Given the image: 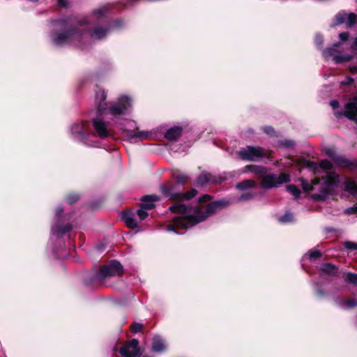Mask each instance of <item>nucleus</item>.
<instances>
[{
	"label": "nucleus",
	"instance_id": "obj_1",
	"mask_svg": "<svg viewBox=\"0 0 357 357\" xmlns=\"http://www.w3.org/2000/svg\"><path fill=\"white\" fill-rule=\"evenodd\" d=\"M162 193L169 199L175 202V204L169 209L173 213H177L181 215L174 218L172 222L166 226V230L174 231L177 234H181L179 232L181 229H188L195 224L204 220L208 215L212 214L217 208L225 207L230 204L231 201L221 199L206 205L203 204L208 202L211 199L208 195H204L199 199L200 204L195 208H188L180 202L188 200L197 195V190L192 189L185 193L177 192L175 187L170 184H165L161 186Z\"/></svg>",
	"mask_w": 357,
	"mask_h": 357
},
{
	"label": "nucleus",
	"instance_id": "obj_2",
	"mask_svg": "<svg viewBox=\"0 0 357 357\" xmlns=\"http://www.w3.org/2000/svg\"><path fill=\"white\" fill-rule=\"evenodd\" d=\"M56 30L62 29L61 33L54 34L52 40L56 45H73L81 46L89 40H100L109 33V29L100 27L89 32L84 22L70 23L66 20H57L54 22Z\"/></svg>",
	"mask_w": 357,
	"mask_h": 357
},
{
	"label": "nucleus",
	"instance_id": "obj_3",
	"mask_svg": "<svg viewBox=\"0 0 357 357\" xmlns=\"http://www.w3.org/2000/svg\"><path fill=\"white\" fill-rule=\"evenodd\" d=\"M340 183L339 176L333 172H327L321 183L318 178H315L310 183L307 181L302 180V186L304 191L318 190L319 193H314L312 197L317 200H323L331 192L333 187Z\"/></svg>",
	"mask_w": 357,
	"mask_h": 357
},
{
	"label": "nucleus",
	"instance_id": "obj_4",
	"mask_svg": "<svg viewBox=\"0 0 357 357\" xmlns=\"http://www.w3.org/2000/svg\"><path fill=\"white\" fill-rule=\"evenodd\" d=\"M243 172H252L260 176L261 185L265 189L275 188L290 181L289 174L285 173L280 174V175L267 174L266 168L262 166L246 165Z\"/></svg>",
	"mask_w": 357,
	"mask_h": 357
},
{
	"label": "nucleus",
	"instance_id": "obj_5",
	"mask_svg": "<svg viewBox=\"0 0 357 357\" xmlns=\"http://www.w3.org/2000/svg\"><path fill=\"white\" fill-rule=\"evenodd\" d=\"M132 100L130 97L121 96L116 102L111 105L109 112L116 116L124 115L130 112L132 108Z\"/></svg>",
	"mask_w": 357,
	"mask_h": 357
},
{
	"label": "nucleus",
	"instance_id": "obj_6",
	"mask_svg": "<svg viewBox=\"0 0 357 357\" xmlns=\"http://www.w3.org/2000/svg\"><path fill=\"white\" fill-rule=\"evenodd\" d=\"M123 273V267L116 261H112L108 265L103 266L98 273L97 278L102 279L112 276H120Z\"/></svg>",
	"mask_w": 357,
	"mask_h": 357
},
{
	"label": "nucleus",
	"instance_id": "obj_7",
	"mask_svg": "<svg viewBox=\"0 0 357 357\" xmlns=\"http://www.w3.org/2000/svg\"><path fill=\"white\" fill-rule=\"evenodd\" d=\"M239 157L245 160H257L265 155L264 151L259 146H247L238 152Z\"/></svg>",
	"mask_w": 357,
	"mask_h": 357
},
{
	"label": "nucleus",
	"instance_id": "obj_8",
	"mask_svg": "<svg viewBox=\"0 0 357 357\" xmlns=\"http://www.w3.org/2000/svg\"><path fill=\"white\" fill-rule=\"evenodd\" d=\"M340 43H335L331 47L327 48L324 50V56L328 59L332 58L333 61L336 63L347 62L352 59V55L345 54H340L337 53V48L339 47Z\"/></svg>",
	"mask_w": 357,
	"mask_h": 357
},
{
	"label": "nucleus",
	"instance_id": "obj_9",
	"mask_svg": "<svg viewBox=\"0 0 357 357\" xmlns=\"http://www.w3.org/2000/svg\"><path fill=\"white\" fill-rule=\"evenodd\" d=\"M357 15L353 13H345L344 11L337 13L334 19V25L337 26L342 24H346L347 28L352 27L356 22Z\"/></svg>",
	"mask_w": 357,
	"mask_h": 357
},
{
	"label": "nucleus",
	"instance_id": "obj_10",
	"mask_svg": "<svg viewBox=\"0 0 357 357\" xmlns=\"http://www.w3.org/2000/svg\"><path fill=\"white\" fill-rule=\"evenodd\" d=\"M324 153L330 157L334 163L340 167H349L351 165V162L345 158L344 156L338 155L335 149L333 147H327L324 149Z\"/></svg>",
	"mask_w": 357,
	"mask_h": 357
},
{
	"label": "nucleus",
	"instance_id": "obj_11",
	"mask_svg": "<svg viewBox=\"0 0 357 357\" xmlns=\"http://www.w3.org/2000/svg\"><path fill=\"white\" fill-rule=\"evenodd\" d=\"M139 342L136 339H132L130 342L122 347L119 352L124 357H135L139 354L138 348Z\"/></svg>",
	"mask_w": 357,
	"mask_h": 357
},
{
	"label": "nucleus",
	"instance_id": "obj_12",
	"mask_svg": "<svg viewBox=\"0 0 357 357\" xmlns=\"http://www.w3.org/2000/svg\"><path fill=\"white\" fill-rule=\"evenodd\" d=\"M93 126L99 137L105 138L109 135L108 125L102 119L98 118L93 119Z\"/></svg>",
	"mask_w": 357,
	"mask_h": 357
},
{
	"label": "nucleus",
	"instance_id": "obj_13",
	"mask_svg": "<svg viewBox=\"0 0 357 357\" xmlns=\"http://www.w3.org/2000/svg\"><path fill=\"white\" fill-rule=\"evenodd\" d=\"M344 115L357 123V97L350 100L345 105Z\"/></svg>",
	"mask_w": 357,
	"mask_h": 357
},
{
	"label": "nucleus",
	"instance_id": "obj_14",
	"mask_svg": "<svg viewBox=\"0 0 357 357\" xmlns=\"http://www.w3.org/2000/svg\"><path fill=\"white\" fill-rule=\"evenodd\" d=\"M106 94L104 90L99 89L96 94V103L100 112H103L106 109L107 103L105 102Z\"/></svg>",
	"mask_w": 357,
	"mask_h": 357
},
{
	"label": "nucleus",
	"instance_id": "obj_15",
	"mask_svg": "<svg viewBox=\"0 0 357 357\" xmlns=\"http://www.w3.org/2000/svg\"><path fill=\"white\" fill-rule=\"evenodd\" d=\"M158 200V197L156 195H146L142 198V207L150 210L155 207L154 202Z\"/></svg>",
	"mask_w": 357,
	"mask_h": 357
},
{
	"label": "nucleus",
	"instance_id": "obj_16",
	"mask_svg": "<svg viewBox=\"0 0 357 357\" xmlns=\"http://www.w3.org/2000/svg\"><path fill=\"white\" fill-rule=\"evenodd\" d=\"M71 131L75 137L82 139L86 133L85 124L84 123H76L72 126Z\"/></svg>",
	"mask_w": 357,
	"mask_h": 357
},
{
	"label": "nucleus",
	"instance_id": "obj_17",
	"mask_svg": "<svg viewBox=\"0 0 357 357\" xmlns=\"http://www.w3.org/2000/svg\"><path fill=\"white\" fill-rule=\"evenodd\" d=\"M121 218L126 225L132 229L137 227V223L134 218V215L131 212H124L121 215Z\"/></svg>",
	"mask_w": 357,
	"mask_h": 357
},
{
	"label": "nucleus",
	"instance_id": "obj_18",
	"mask_svg": "<svg viewBox=\"0 0 357 357\" xmlns=\"http://www.w3.org/2000/svg\"><path fill=\"white\" fill-rule=\"evenodd\" d=\"M167 346L165 341L159 336H155L153 340V351L162 352L165 350Z\"/></svg>",
	"mask_w": 357,
	"mask_h": 357
},
{
	"label": "nucleus",
	"instance_id": "obj_19",
	"mask_svg": "<svg viewBox=\"0 0 357 357\" xmlns=\"http://www.w3.org/2000/svg\"><path fill=\"white\" fill-rule=\"evenodd\" d=\"M343 184L344 190L357 195V182L356 181L346 178Z\"/></svg>",
	"mask_w": 357,
	"mask_h": 357
},
{
	"label": "nucleus",
	"instance_id": "obj_20",
	"mask_svg": "<svg viewBox=\"0 0 357 357\" xmlns=\"http://www.w3.org/2000/svg\"><path fill=\"white\" fill-rule=\"evenodd\" d=\"M181 132L182 128L181 127L174 126L167 131L165 137L169 140H175L181 136Z\"/></svg>",
	"mask_w": 357,
	"mask_h": 357
},
{
	"label": "nucleus",
	"instance_id": "obj_21",
	"mask_svg": "<svg viewBox=\"0 0 357 357\" xmlns=\"http://www.w3.org/2000/svg\"><path fill=\"white\" fill-rule=\"evenodd\" d=\"M109 6H104L98 8L95 10L93 13V17L96 20H100L101 17H104L109 11Z\"/></svg>",
	"mask_w": 357,
	"mask_h": 357
},
{
	"label": "nucleus",
	"instance_id": "obj_22",
	"mask_svg": "<svg viewBox=\"0 0 357 357\" xmlns=\"http://www.w3.org/2000/svg\"><path fill=\"white\" fill-rule=\"evenodd\" d=\"M71 229L70 225H66L63 228H61L59 224L55 225L52 228V233L58 236H62Z\"/></svg>",
	"mask_w": 357,
	"mask_h": 357
},
{
	"label": "nucleus",
	"instance_id": "obj_23",
	"mask_svg": "<svg viewBox=\"0 0 357 357\" xmlns=\"http://www.w3.org/2000/svg\"><path fill=\"white\" fill-rule=\"evenodd\" d=\"M256 185L255 181L253 180H245L236 185V188L239 190H245L252 188Z\"/></svg>",
	"mask_w": 357,
	"mask_h": 357
},
{
	"label": "nucleus",
	"instance_id": "obj_24",
	"mask_svg": "<svg viewBox=\"0 0 357 357\" xmlns=\"http://www.w3.org/2000/svg\"><path fill=\"white\" fill-rule=\"evenodd\" d=\"M211 179V174H206L200 176L197 179V184L200 185H203L208 182H209Z\"/></svg>",
	"mask_w": 357,
	"mask_h": 357
},
{
	"label": "nucleus",
	"instance_id": "obj_25",
	"mask_svg": "<svg viewBox=\"0 0 357 357\" xmlns=\"http://www.w3.org/2000/svg\"><path fill=\"white\" fill-rule=\"evenodd\" d=\"M287 190L292 194L294 197L296 199L299 197L301 191L300 190L296 187L295 185H290L287 187Z\"/></svg>",
	"mask_w": 357,
	"mask_h": 357
},
{
	"label": "nucleus",
	"instance_id": "obj_26",
	"mask_svg": "<svg viewBox=\"0 0 357 357\" xmlns=\"http://www.w3.org/2000/svg\"><path fill=\"white\" fill-rule=\"evenodd\" d=\"M293 215L290 212H287L284 215L279 218V221L284 223L290 222L293 221Z\"/></svg>",
	"mask_w": 357,
	"mask_h": 357
},
{
	"label": "nucleus",
	"instance_id": "obj_27",
	"mask_svg": "<svg viewBox=\"0 0 357 357\" xmlns=\"http://www.w3.org/2000/svg\"><path fill=\"white\" fill-rule=\"evenodd\" d=\"M322 271L330 274H335L337 271V268L331 264H326L323 266Z\"/></svg>",
	"mask_w": 357,
	"mask_h": 357
},
{
	"label": "nucleus",
	"instance_id": "obj_28",
	"mask_svg": "<svg viewBox=\"0 0 357 357\" xmlns=\"http://www.w3.org/2000/svg\"><path fill=\"white\" fill-rule=\"evenodd\" d=\"M319 167L324 169H331L333 167V165L328 160H324L320 162Z\"/></svg>",
	"mask_w": 357,
	"mask_h": 357
},
{
	"label": "nucleus",
	"instance_id": "obj_29",
	"mask_svg": "<svg viewBox=\"0 0 357 357\" xmlns=\"http://www.w3.org/2000/svg\"><path fill=\"white\" fill-rule=\"evenodd\" d=\"M147 209H145L141 206V208L137 211V215L141 220H144L146 217H148L149 214L146 211Z\"/></svg>",
	"mask_w": 357,
	"mask_h": 357
},
{
	"label": "nucleus",
	"instance_id": "obj_30",
	"mask_svg": "<svg viewBox=\"0 0 357 357\" xmlns=\"http://www.w3.org/2000/svg\"><path fill=\"white\" fill-rule=\"evenodd\" d=\"M346 280L351 283L357 284V274L351 273H347L346 276Z\"/></svg>",
	"mask_w": 357,
	"mask_h": 357
},
{
	"label": "nucleus",
	"instance_id": "obj_31",
	"mask_svg": "<svg viewBox=\"0 0 357 357\" xmlns=\"http://www.w3.org/2000/svg\"><path fill=\"white\" fill-rule=\"evenodd\" d=\"M344 248L349 250H357V243L354 242L347 241L344 243Z\"/></svg>",
	"mask_w": 357,
	"mask_h": 357
},
{
	"label": "nucleus",
	"instance_id": "obj_32",
	"mask_svg": "<svg viewBox=\"0 0 357 357\" xmlns=\"http://www.w3.org/2000/svg\"><path fill=\"white\" fill-rule=\"evenodd\" d=\"M142 328V324L139 323H134L131 326V331L132 333H138L141 331Z\"/></svg>",
	"mask_w": 357,
	"mask_h": 357
},
{
	"label": "nucleus",
	"instance_id": "obj_33",
	"mask_svg": "<svg viewBox=\"0 0 357 357\" xmlns=\"http://www.w3.org/2000/svg\"><path fill=\"white\" fill-rule=\"evenodd\" d=\"M357 305V301L354 299H349L345 302V305L350 308L356 306Z\"/></svg>",
	"mask_w": 357,
	"mask_h": 357
},
{
	"label": "nucleus",
	"instance_id": "obj_34",
	"mask_svg": "<svg viewBox=\"0 0 357 357\" xmlns=\"http://www.w3.org/2000/svg\"><path fill=\"white\" fill-rule=\"evenodd\" d=\"M253 197V195L250 194V193H246V194H243L239 198H238V200L239 201H244V200H248L251 198Z\"/></svg>",
	"mask_w": 357,
	"mask_h": 357
},
{
	"label": "nucleus",
	"instance_id": "obj_35",
	"mask_svg": "<svg viewBox=\"0 0 357 357\" xmlns=\"http://www.w3.org/2000/svg\"><path fill=\"white\" fill-rule=\"evenodd\" d=\"M188 177L185 175L181 174L177 176V182L180 184H183L187 181Z\"/></svg>",
	"mask_w": 357,
	"mask_h": 357
},
{
	"label": "nucleus",
	"instance_id": "obj_36",
	"mask_svg": "<svg viewBox=\"0 0 357 357\" xmlns=\"http://www.w3.org/2000/svg\"><path fill=\"white\" fill-rule=\"evenodd\" d=\"M349 33L342 32L339 34V38L341 41H346L349 38Z\"/></svg>",
	"mask_w": 357,
	"mask_h": 357
},
{
	"label": "nucleus",
	"instance_id": "obj_37",
	"mask_svg": "<svg viewBox=\"0 0 357 357\" xmlns=\"http://www.w3.org/2000/svg\"><path fill=\"white\" fill-rule=\"evenodd\" d=\"M282 144L285 147H291L294 145V142L291 140L286 139L282 142Z\"/></svg>",
	"mask_w": 357,
	"mask_h": 357
},
{
	"label": "nucleus",
	"instance_id": "obj_38",
	"mask_svg": "<svg viewBox=\"0 0 357 357\" xmlns=\"http://www.w3.org/2000/svg\"><path fill=\"white\" fill-rule=\"evenodd\" d=\"M130 136L132 137H141V138H146V135L144 132H138L135 134H130Z\"/></svg>",
	"mask_w": 357,
	"mask_h": 357
},
{
	"label": "nucleus",
	"instance_id": "obj_39",
	"mask_svg": "<svg viewBox=\"0 0 357 357\" xmlns=\"http://www.w3.org/2000/svg\"><path fill=\"white\" fill-rule=\"evenodd\" d=\"M78 199L77 195H71L68 198V201L70 204L75 202Z\"/></svg>",
	"mask_w": 357,
	"mask_h": 357
},
{
	"label": "nucleus",
	"instance_id": "obj_40",
	"mask_svg": "<svg viewBox=\"0 0 357 357\" xmlns=\"http://www.w3.org/2000/svg\"><path fill=\"white\" fill-rule=\"evenodd\" d=\"M309 256L310 258H317L320 256V252L319 251H312L309 253Z\"/></svg>",
	"mask_w": 357,
	"mask_h": 357
},
{
	"label": "nucleus",
	"instance_id": "obj_41",
	"mask_svg": "<svg viewBox=\"0 0 357 357\" xmlns=\"http://www.w3.org/2000/svg\"><path fill=\"white\" fill-rule=\"evenodd\" d=\"M58 3L61 7H66L68 5L67 0H58Z\"/></svg>",
	"mask_w": 357,
	"mask_h": 357
},
{
	"label": "nucleus",
	"instance_id": "obj_42",
	"mask_svg": "<svg viewBox=\"0 0 357 357\" xmlns=\"http://www.w3.org/2000/svg\"><path fill=\"white\" fill-rule=\"evenodd\" d=\"M331 106L335 109L339 106V102L337 100H332L330 102Z\"/></svg>",
	"mask_w": 357,
	"mask_h": 357
},
{
	"label": "nucleus",
	"instance_id": "obj_43",
	"mask_svg": "<svg viewBox=\"0 0 357 357\" xmlns=\"http://www.w3.org/2000/svg\"><path fill=\"white\" fill-rule=\"evenodd\" d=\"M63 209L61 207H58L56 211V215L59 218L61 216V214L63 213Z\"/></svg>",
	"mask_w": 357,
	"mask_h": 357
},
{
	"label": "nucleus",
	"instance_id": "obj_44",
	"mask_svg": "<svg viewBox=\"0 0 357 357\" xmlns=\"http://www.w3.org/2000/svg\"><path fill=\"white\" fill-rule=\"evenodd\" d=\"M349 70L352 73H357V66H351Z\"/></svg>",
	"mask_w": 357,
	"mask_h": 357
},
{
	"label": "nucleus",
	"instance_id": "obj_45",
	"mask_svg": "<svg viewBox=\"0 0 357 357\" xmlns=\"http://www.w3.org/2000/svg\"><path fill=\"white\" fill-rule=\"evenodd\" d=\"M316 42L319 45H320L322 43V38L319 36H317L316 37Z\"/></svg>",
	"mask_w": 357,
	"mask_h": 357
},
{
	"label": "nucleus",
	"instance_id": "obj_46",
	"mask_svg": "<svg viewBox=\"0 0 357 357\" xmlns=\"http://www.w3.org/2000/svg\"><path fill=\"white\" fill-rule=\"evenodd\" d=\"M351 48L353 50H357V38L355 39V40L354 41V43H352L351 45Z\"/></svg>",
	"mask_w": 357,
	"mask_h": 357
},
{
	"label": "nucleus",
	"instance_id": "obj_47",
	"mask_svg": "<svg viewBox=\"0 0 357 357\" xmlns=\"http://www.w3.org/2000/svg\"><path fill=\"white\" fill-rule=\"evenodd\" d=\"M264 131L267 134H271L273 132V129L271 127H266V128H264Z\"/></svg>",
	"mask_w": 357,
	"mask_h": 357
},
{
	"label": "nucleus",
	"instance_id": "obj_48",
	"mask_svg": "<svg viewBox=\"0 0 357 357\" xmlns=\"http://www.w3.org/2000/svg\"><path fill=\"white\" fill-rule=\"evenodd\" d=\"M346 212L347 213H354L355 212V210L354 208H348L347 209Z\"/></svg>",
	"mask_w": 357,
	"mask_h": 357
},
{
	"label": "nucleus",
	"instance_id": "obj_49",
	"mask_svg": "<svg viewBox=\"0 0 357 357\" xmlns=\"http://www.w3.org/2000/svg\"><path fill=\"white\" fill-rule=\"evenodd\" d=\"M312 167H314V169L316 168L317 167V165L316 164H313L312 165H311Z\"/></svg>",
	"mask_w": 357,
	"mask_h": 357
},
{
	"label": "nucleus",
	"instance_id": "obj_50",
	"mask_svg": "<svg viewBox=\"0 0 357 357\" xmlns=\"http://www.w3.org/2000/svg\"><path fill=\"white\" fill-rule=\"evenodd\" d=\"M114 26H119V24H118L116 22H115V24H114Z\"/></svg>",
	"mask_w": 357,
	"mask_h": 357
},
{
	"label": "nucleus",
	"instance_id": "obj_51",
	"mask_svg": "<svg viewBox=\"0 0 357 357\" xmlns=\"http://www.w3.org/2000/svg\"><path fill=\"white\" fill-rule=\"evenodd\" d=\"M352 81H353V79H351V78L349 79V83H351Z\"/></svg>",
	"mask_w": 357,
	"mask_h": 357
},
{
	"label": "nucleus",
	"instance_id": "obj_52",
	"mask_svg": "<svg viewBox=\"0 0 357 357\" xmlns=\"http://www.w3.org/2000/svg\"><path fill=\"white\" fill-rule=\"evenodd\" d=\"M226 178H227V177H226V176H225V177H223V178H222V180H225V179H226Z\"/></svg>",
	"mask_w": 357,
	"mask_h": 357
}]
</instances>
